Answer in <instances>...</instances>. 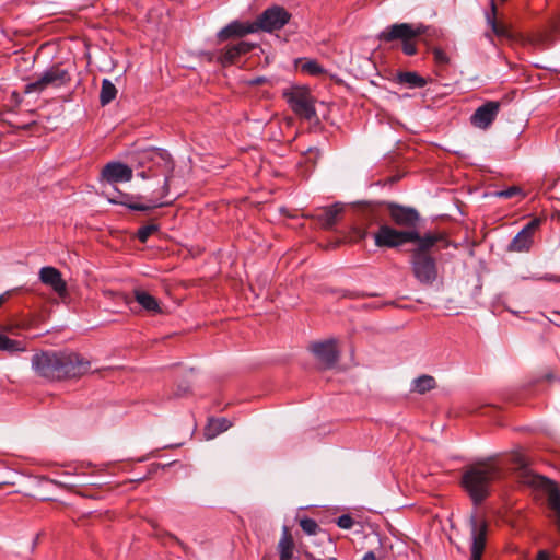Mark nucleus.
Wrapping results in <instances>:
<instances>
[{"mask_svg":"<svg viewBox=\"0 0 560 560\" xmlns=\"http://www.w3.org/2000/svg\"><path fill=\"white\" fill-rule=\"evenodd\" d=\"M368 235V232L366 231H363L360 235L361 238H364L365 236Z\"/></svg>","mask_w":560,"mask_h":560,"instance_id":"nucleus-43","label":"nucleus"},{"mask_svg":"<svg viewBox=\"0 0 560 560\" xmlns=\"http://www.w3.org/2000/svg\"><path fill=\"white\" fill-rule=\"evenodd\" d=\"M300 526L303 529V532L306 533L307 535H315L319 529V526L316 523V521L310 517L302 518L300 521Z\"/></svg>","mask_w":560,"mask_h":560,"instance_id":"nucleus-33","label":"nucleus"},{"mask_svg":"<svg viewBox=\"0 0 560 560\" xmlns=\"http://www.w3.org/2000/svg\"><path fill=\"white\" fill-rule=\"evenodd\" d=\"M231 427V422L226 418H215L209 421L206 434L209 439L226 431Z\"/></svg>","mask_w":560,"mask_h":560,"instance_id":"nucleus-28","label":"nucleus"},{"mask_svg":"<svg viewBox=\"0 0 560 560\" xmlns=\"http://www.w3.org/2000/svg\"><path fill=\"white\" fill-rule=\"evenodd\" d=\"M132 161L138 176L143 179L163 177L161 198L168 194L170 180L174 172V161L170 153L160 148H147L133 154Z\"/></svg>","mask_w":560,"mask_h":560,"instance_id":"nucleus-3","label":"nucleus"},{"mask_svg":"<svg viewBox=\"0 0 560 560\" xmlns=\"http://www.w3.org/2000/svg\"><path fill=\"white\" fill-rule=\"evenodd\" d=\"M521 194H522L521 188H518L516 186H512V187H509L506 189H503V190H500V191L495 192V195L498 197L505 198V199L513 198V197L518 196Z\"/></svg>","mask_w":560,"mask_h":560,"instance_id":"nucleus-35","label":"nucleus"},{"mask_svg":"<svg viewBox=\"0 0 560 560\" xmlns=\"http://www.w3.org/2000/svg\"><path fill=\"white\" fill-rule=\"evenodd\" d=\"M382 205H369L363 215L371 223H377L378 229L373 233L374 244L378 248H399L407 243L420 241L421 234L417 230H398L384 222L381 213Z\"/></svg>","mask_w":560,"mask_h":560,"instance_id":"nucleus-5","label":"nucleus"},{"mask_svg":"<svg viewBox=\"0 0 560 560\" xmlns=\"http://www.w3.org/2000/svg\"><path fill=\"white\" fill-rule=\"evenodd\" d=\"M470 525V560H481L488 533V523L483 517L477 515L476 512L471 513L469 517Z\"/></svg>","mask_w":560,"mask_h":560,"instance_id":"nucleus-9","label":"nucleus"},{"mask_svg":"<svg viewBox=\"0 0 560 560\" xmlns=\"http://www.w3.org/2000/svg\"><path fill=\"white\" fill-rule=\"evenodd\" d=\"M281 23H282V33L285 35L294 34L298 26L295 23H291V14L287 12L284 9H282V15H281Z\"/></svg>","mask_w":560,"mask_h":560,"instance_id":"nucleus-32","label":"nucleus"},{"mask_svg":"<svg viewBox=\"0 0 560 560\" xmlns=\"http://www.w3.org/2000/svg\"><path fill=\"white\" fill-rule=\"evenodd\" d=\"M294 68L311 75H320L326 72L317 61L305 58H296L294 60Z\"/></svg>","mask_w":560,"mask_h":560,"instance_id":"nucleus-23","label":"nucleus"},{"mask_svg":"<svg viewBox=\"0 0 560 560\" xmlns=\"http://www.w3.org/2000/svg\"><path fill=\"white\" fill-rule=\"evenodd\" d=\"M539 224L538 220L528 222L511 241L508 249L510 252H526L533 244V233Z\"/></svg>","mask_w":560,"mask_h":560,"instance_id":"nucleus-17","label":"nucleus"},{"mask_svg":"<svg viewBox=\"0 0 560 560\" xmlns=\"http://www.w3.org/2000/svg\"><path fill=\"white\" fill-rule=\"evenodd\" d=\"M311 351L326 369L332 368L339 358L336 340L334 339L312 343Z\"/></svg>","mask_w":560,"mask_h":560,"instance_id":"nucleus-13","label":"nucleus"},{"mask_svg":"<svg viewBox=\"0 0 560 560\" xmlns=\"http://www.w3.org/2000/svg\"><path fill=\"white\" fill-rule=\"evenodd\" d=\"M497 12H498V9L495 5V2H494V0H492L491 1V11L486 13V20H487L488 25L491 27L492 33L494 35H497L498 37L511 38L512 35H511L509 28L505 25L498 23Z\"/></svg>","mask_w":560,"mask_h":560,"instance_id":"nucleus-21","label":"nucleus"},{"mask_svg":"<svg viewBox=\"0 0 560 560\" xmlns=\"http://www.w3.org/2000/svg\"><path fill=\"white\" fill-rule=\"evenodd\" d=\"M423 33L424 27L422 25L413 26L409 23H396L381 32L378 38L384 43L400 40L404 54L413 56L417 54L416 40Z\"/></svg>","mask_w":560,"mask_h":560,"instance_id":"nucleus-6","label":"nucleus"},{"mask_svg":"<svg viewBox=\"0 0 560 560\" xmlns=\"http://www.w3.org/2000/svg\"><path fill=\"white\" fill-rule=\"evenodd\" d=\"M353 524H354L353 518L348 514H343V515L339 516L337 520V525L343 529H350L353 526Z\"/></svg>","mask_w":560,"mask_h":560,"instance_id":"nucleus-36","label":"nucleus"},{"mask_svg":"<svg viewBox=\"0 0 560 560\" xmlns=\"http://www.w3.org/2000/svg\"><path fill=\"white\" fill-rule=\"evenodd\" d=\"M135 299L141 305V307L143 310H145L147 312H149L151 314L161 313V307H160L158 300L150 293H148L143 290H136Z\"/></svg>","mask_w":560,"mask_h":560,"instance_id":"nucleus-22","label":"nucleus"},{"mask_svg":"<svg viewBox=\"0 0 560 560\" xmlns=\"http://www.w3.org/2000/svg\"><path fill=\"white\" fill-rule=\"evenodd\" d=\"M293 541L285 527L282 528V560L292 558Z\"/></svg>","mask_w":560,"mask_h":560,"instance_id":"nucleus-30","label":"nucleus"},{"mask_svg":"<svg viewBox=\"0 0 560 560\" xmlns=\"http://www.w3.org/2000/svg\"><path fill=\"white\" fill-rule=\"evenodd\" d=\"M343 208L339 203L330 207L318 209L314 218L323 229H331L338 222L339 215Z\"/></svg>","mask_w":560,"mask_h":560,"instance_id":"nucleus-20","label":"nucleus"},{"mask_svg":"<svg viewBox=\"0 0 560 560\" xmlns=\"http://www.w3.org/2000/svg\"><path fill=\"white\" fill-rule=\"evenodd\" d=\"M253 33H257L254 22L233 21L218 33V38L226 40L230 37H243Z\"/></svg>","mask_w":560,"mask_h":560,"instance_id":"nucleus-19","label":"nucleus"},{"mask_svg":"<svg viewBox=\"0 0 560 560\" xmlns=\"http://www.w3.org/2000/svg\"><path fill=\"white\" fill-rule=\"evenodd\" d=\"M4 301H5L4 294H1L0 295V306L3 304Z\"/></svg>","mask_w":560,"mask_h":560,"instance_id":"nucleus-42","label":"nucleus"},{"mask_svg":"<svg viewBox=\"0 0 560 560\" xmlns=\"http://www.w3.org/2000/svg\"><path fill=\"white\" fill-rule=\"evenodd\" d=\"M254 47V44L246 40L231 43L220 50L218 59L223 66L232 65L238 57L249 52Z\"/></svg>","mask_w":560,"mask_h":560,"instance_id":"nucleus-16","label":"nucleus"},{"mask_svg":"<svg viewBox=\"0 0 560 560\" xmlns=\"http://www.w3.org/2000/svg\"><path fill=\"white\" fill-rule=\"evenodd\" d=\"M486 36H487L490 40H492V36H491L490 34H486Z\"/></svg>","mask_w":560,"mask_h":560,"instance_id":"nucleus-44","label":"nucleus"},{"mask_svg":"<svg viewBox=\"0 0 560 560\" xmlns=\"http://www.w3.org/2000/svg\"><path fill=\"white\" fill-rule=\"evenodd\" d=\"M517 478L520 482L528 486H537V479H539V476L533 474L524 464L520 465Z\"/></svg>","mask_w":560,"mask_h":560,"instance_id":"nucleus-29","label":"nucleus"},{"mask_svg":"<svg viewBox=\"0 0 560 560\" xmlns=\"http://www.w3.org/2000/svg\"><path fill=\"white\" fill-rule=\"evenodd\" d=\"M102 177L109 184L126 183L132 178V168L121 162H109L103 167Z\"/></svg>","mask_w":560,"mask_h":560,"instance_id":"nucleus-15","label":"nucleus"},{"mask_svg":"<svg viewBox=\"0 0 560 560\" xmlns=\"http://www.w3.org/2000/svg\"><path fill=\"white\" fill-rule=\"evenodd\" d=\"M440 233L421 234L420 241L409 250V264L416 280L422 285H431L438 279L439 270L432 248L443 240Z\"/></svg>","mask_w":560,"mask_h":560,"instance_id":"nucleus-2","label":"nucleus"},{"mask_svg":"<svg viewBox=\"0 0 560 560\" xmlns=\"http://www.w3.org/2000/svg\"><path fill=\"white\" fill-rule=\"evenodd\" d=\"M501 108V102L488 101L479 106L470 117V124L479 129L487 130L495 120Z\"/></svg>","mask_w":560,"mask_h":560,"instance_id":"nucleus-12","label":"nucleus"},{"mask_svg":"<svg viewBox=\"0 0 560 560\" xmlns=\"http://www.w3.org/2000/svg\"><path fill=\"white\" fill-rule=\"evenodd\" d=\"M436 381L433 376L423 374L412 381L411 390L418 394H425L435 388Z\"/></svg>","mask_w":560,"mask_h":560,"instance_id":"nucleus-24","label":"nucleus"},{"mask_svg":"<svg viewBox=\"0 0 560 560\" xmlns=\"http://www.w3.org/2000/svg\"><path fill=\"white\" fill-rule=\"evenodd\" d=\"M141 199H144V198L142 196H131L128 194H119L117 197L110 198L109 201L112 203L125 206L132 211H142V212H147V211H150L155 208L168 206L171 203V201H162L161 198L147 199L144 202L139 201Z\"/></svg>","mask_w":560,"mask_h":560,"instance_id":"nucleus-11","label":"nucleus"},{"mask_svg":"<svg viewBox=\"0 0 560 560\" xmlns=\"http://www.w3.org/2000/svg\"><path fill=\"white\" fill-rule=\"evenodd\" d=\"M32 369L47 381L78 378L89 373L91 361L72 350H43L32 357Z\"/></svg>","mask_w":560,"mask_h":560,"instance_id":"nucleus-1","label":"nucleus"},{"mask_svg":"<svg viewBox=\"0 0 560 560\" xmlns=\"http://www.w3.org/2000/svg\"><path fill=\"white\" fill-rule=\"evenodd\" d=\"M38 276L42 283L50 287L59 298L65 299L68 295L67 282L62 279L61 272L57 268L50 266L42 267Z\"/></svg>","mask_w":560,"mask_h":560,"instance_id":"nucleus-14","label":"nucleus"},{"mask_svg":"<svg viewBox=\"0 0 560 560\" xmlns=\"http://www.w3.org/2000/svg\"><path fill=\"white\" fill-rule=\"evenodd\" d=\"M291 109L301 118L311 120L316 117L313 97L305 86H293L290 91L282 93Z\"/></svg>","mask_w":560,"mask_h":560,"instance_id":"nucleus-7","label":"nucleus"},{"mask_svg":"<svg viewBox=\"0 0 560 560\" xmlns=\"http://www.w3.org/2000/svg\"><path fill=\"white\" fill-rule=\"evenodd\" d=\"M501 476V467L493 459H487L468 466L463 474L462 485L478 505L488 497L491 483Z\"/></svg>","mask_w":560,"mask_h":560,"instance_id":"nucleus-4","label":"nucleus"},{"mask_svg":"<svg viewBox=\"0 0 560 560\" xmlns=\"http://www.w3.org/2000/svg\"><path fill=\"white\" fill-rule=\"evenodd\" d=\"M158 230L159 225L154 223L141 226L137 232V237L141 243H145L153 233L158 232Z\"/></svg>","mask_w":560,"mask_h":560,"instance_id":"nucleus-31","label":"nucleus"},{"mask_svg":"<svg viewBox=\"0 0 560 560\" xmlns=\"http://www.w3.org/2000/svg\"><path fill=\"white\" fill-rule=\"evenodd\" d=\"M117 96V89L109 79L102 80V86L100 92V103L102 106L108 105Z\"/></svg>","mask_w":560,"mask_h":560,"instance_id":"nucleus-26","label":"nucleus"},{"mask_svg":"<svg viewBox=\"0 0 560 560\" xmlns=\"http://www.w3.org/2000/svg\"><path fill=\"white\" fill-rule=\"evenodd\" d=\"M256 32H273L280 28V5H273L264 11L254 21Z\"/></svg>","mask_w":560,"mask_h":560,"instance_id":"nucleus-18","label":"nucleus"},{"mask_svg":"<svg viewBox=\"0 0 560 560\" xmlns=\"http://www.w3.org/2000/svg\"><path fill=\"white\" fill-rule=\"evenodd\" d=\"M387 207L390 220L402 230H416L420 221L419 212L411 207H405L395 202H384Z\"/></svg>","mask_w":560,"mask_h":560,"instance_id":"nucleus-10","label":"nucleus"},{"mask_svg":"<svg viewBox=\"0 0 560 560\" xmlns=\"http://www.w3.org/2000/svg\"><path fill=\"white\" fill-rule=\"evenodd\" d=\"M397 80L401 84H406L411 89L423 88L427 84V79L419 75L417 72L406 71L397 74Z\"/></svg>","mask_w":560,"mask_h":560,"instance_id":"nucleus-25","label":"nucleus"},{"mask_svg":"<svg viewBox=\"0 0 560 560\" xmlns=\"http://www.w3.org/2000/svg\"><path fill=\"white\" fill-rule=\"evenodd\" d=\"M432 55L435 63L439 66H446L450 61L446 52L441 48H434Z\"/></svg>","mask_w":560,"mask_h":560,"instance_id":"nucleus-34","label":"nucleus"},{"mask_svg":"<svg viewBox=\"0 0 560 560\" xmlns=\"http://www.w3.org/2000/svg\"><path fill=\"white\" fill-rule=\"evenodd\" d=\"M312 560H338V559H337V558H335V557H329V558H327V559H320V558H315V557H313V558H312Z\"/></svg>","mask_w":560,"mask_h":560,"instance_id":"nucleus-41","label":"nucleus"},{"mask_svg":"<svg viewBox=\"0 0 560 560\" xmlns=\"http://www.w3.org/2000/svg\"><path fill=\"white\" fill-rule=\"evenodd\" d=\"M26 350V346L15 339H10L5 335L0 332V351H5L8 353H18V352H24Z\"/></svg>","mask_w":560,"mask_h":560,"instance_id":"nucleus-27","label":"nucleus"},{"mask_svg":"<svg viewBox=\"0 0 560 560\" xmlns=\"http://www.w3.org/2000/svg\"><path fill=\"white\" fill-rule=\"evenodd\" d=\"M70 79V74L67 70L59 66H52L45 70L37 80L27 83L24 88V93L42 92L48 86L60 88L66 85Z\"/></svg>","mask_w":560,"mask_h":560,"instance_id":"nucleus-8","label":"nucleus"},{"mask_svg":"<svg viewBox=\"0 0 560 560\" xmlns=\"http://www.w3.org/2000/svg\"><path fill=\"white\" fill-rule=\"evenodd\" d=\"M188 388L187 387H178V392L176 393V395L178 396H183L187 393Z\"/></svg>","mask_w":560,"mask_h":560,"instance_id":"nucleus-40","label":"nucleus"},{"mask_svg":"<svg viewBox=\"0 0 560 560\" xmlns=\"http://www.w3.org/2000/svg\"><path fill=\"white\" fill-rule=\"evenodd\" d=\"M362 560H377L376 559V556L373 551H368L364 556H363V559Z\"/></svg>","mask_w":560,"mask_h":560,"instance_id":"nucleus-38","label":"nucleus"},{"mask_svg":"<svg viewBox=\"0 0 560 560\" xmlns=\"http://www.w3.org/2000/svg\"><path fill=\"white\" fill-rule=\"evenodd\" d=\"M165 536L170 537L171 539L175 540L179 546H182L183 548H185V545L176 537L174 536L173 534H170V533H165Z\"/></svg>","mask_w":560,"mask_h":560,"instance_id":"nucleus-39","label":"nucleus"},{"mask_svg":"<svg viewBox=\"0 0 560 560\" xmlns=\"http://www.w3.org/2000/svg\"><path fill=\"white\" fill-rule=\"evenodd\" d=\"M536 560H549V553L546 550H540Z\"/></svg>","mask_w":560,"mask_h":560,"instance_id":"nucleus-37","label":"nucleus"}]
</instances>
